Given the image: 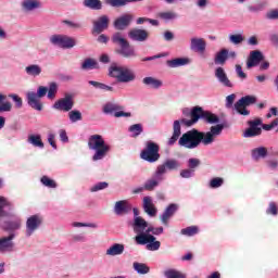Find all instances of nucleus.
<instances>
[{"instance_id":"obj_39","label":"nucleus","mask_w":278,"mask_h":278,"mask_svg":"<svg viewBox=\"0 0 278 278\" xmlns=\"http://www.w3.org/2000/svg\"><path fill=\"white\" fill-rule=\"evenodd\" d=\"M159 18H161V21H165V23H168V21H175L179 18V15L173 11H165L159 13Z\"/></svg>"},{"instance_id":"obj_56","label":"nucleus","mask_w":278,"mask_h":278,"mask_svg":"<svg viewBox=\"0 0 278 278\" xmlns=\"http://www.w3.org/2000/svg\"><path fill=\"white\" fill-rule=\"evenodd\" d=\"M72 227H76V228H79V227H89L90 229H97V224L94 223H81V222H74L72 223Z\"/></svg>"},{"instance_id":"obj_23","label":"nucleus","mask_w":278,"mask_h":278,"mask_svg":"<svg viewBox=\"0 0 278 278\" xmlns=\"http://www.w3.org/2000/svg\"><path fill=\"white\" fill-rule=\"evenodd\" d=\"M142 207L146 214L151 218L157 216V207H155V204L153 203V198L146 195L142 200Z\"/></svg>"},{"instance_id":"obj_59","label":"nucleus","mask_w":278,"mask_h":278,"mask_svg":"<svg viewBox=\"0 0 278 278\" xmlns=\"http://www.w3.org/2000/svg\"><path fill=\"white\" fill-rule=\"evenodd\" d=\"M267 21H278V9H274L265 14Z\"/></svg>"},{"instance_id":"obj_26","label":"nucleus","mask_w":278,"mask_h":278,"mask_svg":"<svg viewBox=\"0 0 278 278\" xmlns=\"http://www.w3.org/2000/svg\"><path fill=\"white\" fill-rule=\"evenodd\" d=\"M215 77L222 86H225V88H233V84L231 80H229V77L227 76V72H225V68L217 67L215 70Z\"/></svg>"},{"instance_id":"obj_20","label":"nucleus","mask_w":278,"mask_h":278,"mask_svg":"<svg viewBox=\"0 0 278 278\" xmlns=\"http://www.w3.org/2000/svg\"><path fill=\"white\" fill-rule=\"evenodd\" d=\"M21 5L25 14H31V12L42 10V1L40 0H23Z\"/></svg>"},{"instance_id":"obj_51","label":"nucleus","mask_w":278,"mask_h":278,"mask_svg":"<svg viewBox=\"0 0 278 278\" xmlns=\"http://www.w3.org/2000/svg\"><path fill=\"white\" fill-rule=\"evenodd\" d=\"M261 129L265 131L276 129V132H278V118L274 119L270 124H262Z\"/></svg>"},{"instance_id":"obj_30","label":"nucleus","mask_w":278,"mask_h":278,"mask_svg":"<svg viewBox=\"0 0 278 278\" xmlns=\"http://www.w3.org/2000/svg\"><path fill=\"white\" fill-rule=\"evenodd\" d=\"M24 71L28 77H40L42 75V66L39 64H29Z\"/></svg>"},{"instance_id":"obj_46","label":"nucleus","mask_w":278,"mask_h":278,"mask_svg":"<svg viewBox=\"0 0 278 278\" xmlns=\"http://www.w3.org/2000/svg\"><path fill=\"white\" fill-rule=\"evenodd\" d=\"M21 219H14L7 224V231H18L21 229Z\"/></svg>"},{"instance_id":"obj_50","label":"nucleus","mask_w":278,"mask_h":278,"mask_svg":"<svg viewBox=\"0 0 278 278\" xmlns=\"http://www.w3.org/2000/svg\"><path fill=\"white\" fill-rule=\"evenodd\" d=\"M105 3L111 5V8H125L127 0H105Z\"/></svg>"},{"instance_id":"obj_55","label":"nucleus","mask_w":278,"mask_h":278,"mask_svg":"<svg viewBox=\"0 0 278 278\" xmlns=\"http://www.w3.org/2000/svg\"><path fill=\"white\" fill-rule=\"evenodd\" d=\"M181 125H186L181 119H177L174 122L173 125V134L176 136H181Z\"/></svg>"},{"instance_id":"obj_13","label":"nucleus","mask_w":278,"mask_h":278,"mask_svg":"<svg viewBox=\"0 0 278 278\" xmlns=\"http://www.w3.org/2000/svg\"><path fill=\"white\" fill-rule=\"evenodd\" d=\"M42 226V216L40 215H31L26 219V238H31L33 233H36Z\"/></svg>"},{"instance_id":"obj_6","label":"nucleus","mask_w":278,"mask_h":278,"mask_svg":"<svg viewBox=\"0 0 278 278\" xmlns=\"http://www.w3.org/2000/svg\"><path fill=\"white\" fill-rule=\"evenodd\" d=\"M10 202L8 199L0 197V218L5 216V207H10ZM14 238L16 233L11 232L8 237L0 238V253H12L14 251Z\"/></svg>"},{"instance_id":"obj_33","label":"nucleus","mask_w":278,"mask_h":278,"mask_svg":"<svg viewBox=\"0 0 278 278\" xmlns=\"http://www.w3.org/2000/svg\"><path fill=\"white\" fill-rule=\"evenodd\" d=\"M80 68L81 71H94V68H99V62L92 58L85 59Z\"/></svg>"},{"instance_id":"obj_62","label":"nucleus","mask_w":278,"mask_h":278,"mask_svg":"<svg viewBox=\"0 0 278 278\" xmlns=\"http://www.w3.org/2000/svg\"><path fill=\"white\" fill-rule=\"evenodd\" d=\"M266 214H271V216H277L278 208L275 202H270L268 208L266 210Z\"/></svg>"},{"instance_id":"obj_41","label":"nucleus","mask_w":278,"mask_h":278,"mask_svg":"<svg viewBox=\"0 0 278 278\" xmlns=\"http://www.w3.org/2000/svg\"><path fill=\"white\" fill-rule=\"evenodd\" d=\"M128 131L131 134V138H138L144 131L142 124H135L129 126Z\"/></svg>"},{"instance_id":"obj_12","label":"nucleus","mask_w":278,"mask_h":278,"mask_svg":"<svg viewBox=\"0 0 278 278\" xmlns=\"http://www.w3.org/2000/svg\"><path fill=\"white\" fill-rule=\"evenodd\" d=\"M254 103H257L255 96H244L235 103V109L241 116H249L251 112L247 108L254 105Z\"/></svg>"},{"instance_id":"obj_35","label":"nucleus","mask_w":278,"mask_h":278,"mask_svg":"<svg viewBox=\"0 0 278 278\" xmlns=\"http://www.w3.org/2000/svg\"><path fill=\"white\" fill-rule=\"evenodd\" d=\"M83 5L84 8H88V10H103V2L101 0H84Z\"/></svg>"},{"instance_id":"obj_64","label":"nucleus","mask_w":278,"mask_h":278,"mask_svg":"<svg viewBox=\"0 0 278 278\" xmlns=\"http://www.w3.org/2000/svg\"><path fill=\"white\" fill-rule=\"evenodd\" d=\"M269 40L274 47H278V34H270Z\"/></svg>"},{"instance_id":"obj_1","label":"nucleus","mask_w":278,"mask_h":278,"mask_svg":"<svg viewBox=\"0 0 278 278\" xmlns=\"http://www.w3.org/2000/svg\"><path fill=\"white\" fill-rule=\"evenodd\" d=\"M223 129H225V126L220 124L211 126L206 132L199 131L198 129L189 130L179 138L178 144L185 149H197L201 143L204 147H210V144L216 142V138L223 134Z\"/></svg>"},{"instance_id":"obj_52","label":"nucleus","mask_w":278,"mask_h":278,"mask_svg":"<svg viewBox=\"0 0 278 278\" xmlns=\"http://www.w3.org/2000/svg\"><path fill=\"white\" fill-rule=\"evenodd\" d=\"M264 8V3L251 4L248 5V11L251 12V14H257L260 12H263Z\"/></svg>"},{"instance_id":"obj_24","label":"nucleus","mask_w":278,"mask_h":278,"mask_svg":"<svg viewBox=\"0 0 278 278\" xmlns=\"http://www.w3.org/2000/svg\"><path fill=\"white\" fill-rule=\"evenodd\" d=\"M206 47H207V42H205V39L203 38L193 37L190 39V49L195 53H200V54L205 53Z\"/></svg>"},{"instance_id":"obj_16","label":"nucleus","mask_w":278,"mask_h":278,"mask_svg":"<svg viewBox=\"0 0 278 278\" xmlns=\"http://www.w3.org/2000/svg\"><path fill=\"white\" fill-rule=\"evenodd\" d=\"M179 168H181V163H179V161L175 159H168L163 164L159 165L156 170L159 172V175L164 177L167 170H179Z\"/></svg>"},{"instance_id":"obj_31","label":"nucleus","mask_w":278,"mask_h":278,"mask_svg":"<svg viewBox=\"0 0 278 278\" xmlns=\"http://www.w3.org/2000/svg\"><path fill=\"white\" fill-rule=\"evenodd\" d=\"M125 253V244L123 243H114L106 250V255L111 257H116V255H123Z\"/></svg>"},{"instance_id":"obj_11","label":"nucleus","mask_w":278,"mask_h":278,"mask_svg":"<svg viewBox=\"0 0 278 278\" xmlns=\"http://www.w3.org/2000/svg\"><path fill=\"white\" fill-rule=\"evenodd\" d=\"M50 42L54 47H60L61 49H73V47H76L77 45L75 38L66 35H52L50 37Z\"/></svg>"},{"instance_id":"obj_42","label":"nucleus","mask_w":278,"mask_h":278,"mask_svg":"<svg viewBox=\"0 0 278 278\" xmlns=\"http://www.w3.org/2000/svg\"><path fill=\"white\" fill-rule=\"evenodd\" d=\"M134 269L138 275H148L150 268L144 263H134L132 264Z\"/></svg>"},{"instance_id":"obj_54","label":"nucleus","mask_w":278,"mask_h":278,"mask_svg":"<svg viewBox=\"0 0 278 278\" xmlns=\"http://www.w3.org/2000/svg\"><path fill=\"white\" fill-rule=\"evenodd\" d=\"M9 99H12V101L15 103V108L17 110H21L23 108V99L18 97L16 93H10Z\"/></svg>"},{"instance_id":"obj_57","label":"nucleus","mask_w":278,"mask_h":278,"mask_svg":"<svg viewBox=\"0 0 278 278\" xmlns=\"http://www.w3.org/2000/svg\"><path fill=\"white\" fill-rule=\"evenodd\" d=\"M199 166H201V160L194 157L188 160V168L191 170L199 168Z\"/></svg>"},{"instance_id":"obj_28","label":"nucleus","mask_w":278,"mask_h":278,"mask_svg":"<svg viewBox=\"0 0 278 278\" xmlns=\"http://www.w3.org/2000/svg\"><path fill=\"white\" fill-rule=\"evenodd\" d=\"M142 84L143 86H146L147 88H151L152 90H160V88H162V86H164V81H162L161 79H157L153 76H147L142 79Z\"/></svg>"},{"instance_id":"obj_34","label":"nucleus","mask_w":278,"mask_h":278,"mask_svg":"<svg viewBox=\"0 0 278 278\" xmlns=\"http://www.w3.org/2000/svg\"><path fill=\"white\" fill-rule=\"evenodd\" d=\"M27 142L38 149H45V142H42V136L40 135H29Z\"/></svg>"},{"instance_id":"obj_32","label":"nucleus","mask_w":278,"mask_h":278,"mask_svg":"<svg viewBox=\"0 0 278 278\" xmlns=\"http://www.w3.org/2000/svg\"><path fill=\"white\" fill-rule=\"evenodd\" d=\"M229 58V50L227 49H222L219 52L215 54L214 62L215 64H219L223 66L225 62H227Z\"/></svg>"},{"instance_id":"obj_60","label":"nucleus","mask_w":278,"mask_h":278,"mask_svg":"<svg viewBox=\"0 0 278 278\" xmlns=\"http://www.w3.org/2000/svg\"><path fill=\"white\" fill-rule=\"evenodd\" d=\"M194 175V169H191L190 167L187 169L180 170V177L182 179H190Z\"/></svg>"},{"instance_id":"obj_47","label":"nucleus","mask_w":278,"mask_h":278,"mask_svg":"<svg viewBox=\"0 0 278 278\" xmlns=\"http://www.w3.org/2000/svg\"><path fill=\"white\" fill-rule=\"evenodd\" d=\"M40 181L42 186H46V188H58V182H55V180L49 178L48 176H42Z\"/></svg>"},{"instance_id":"obj_45","label":"nucleus","mask_w":278,"mask_h":278,"mask_svg":"<svg viewBox=\"0 0 278 278\" xmlns=\"http://www.w3.org/2000/svg\"><path fill=\"white\" fill-rule=\"evenodd\" d=\"M181 236H188L192 238V236H197L199 233V228L197 226H190L180 230Z\"/></svg>"},{"instance_id":"obj_38","label":"nucleus","mask_w":278,"mask_h":278,"mask_svg":"<svg viewBox=\"0 0 278 278\" xmlns=\"http://www.w3.org/2000/svg\"><path fill=\"white\" fill-rule=\"evenodd\" d=\"M8 96L0 93V114L3 112H12V103L10 101H5Z\"/></svg>"},{"instance_id":"obj_44","label":"nucleus","mask_w":278,"mask_h":278,"mask_svg":"<svg viewBox=\"0 0 278 278\" xmlns=\"http://www.w3.org/2000/svg\"><path fill=\"white\" fill-rule=\"evenodd\" d=\"M166 278H186V275L177 269H167L164 271Z\"/></svg>"},{"instance_id":"obj_17","label":"nucleus","mask_w":278,"mask_h":278,"mask_svg":"<svg viewBox=\"0 0 278 278\" xmlns=\"http://www.w3.org/2000/svg\"><path fill=\"white\" fill-rule=\"evenodd\" d=\"M113 212L116 216H127L131 212V203L127 200H119L115 202Z\"/></svg>"},{"instance_id":"obj_58","label":"nucleus","mask_w":278,"mask_h":278,"mask_svg":"<svg viewBox=\"0 0 278 278\" xmlns=\"http://www.w3.org/2000/svg\"><path fill=\"white\" fill-rule=\"evenodd\" d=\"M148 233H152V236H162L164 233V227H153L150 226L148 229Z\"/></svg>"},{"instance_id":"obj_43","label":"nucleus","mask_w":278,"mask_h":278,"mask_svg":"<svg viewBox=\"0 0 278 278\" xmlns=\"http://www.w3.org/2000/svg\"><path fill=\"white\" fill-rule=\"evenodd\" d=\"M68 119L72 123H79L83 119L81 111L71 110L68 111Z\"/></svg>"},{"instance_id":"obj_29","label":"nucleus","mask_w":278,"mask_h":278,"mask_svg":"<svg viewBox=\"0 0 278 278\" xmlns=\"http://www.w3.org/2000/svg\"><path fill=\"white\" fill-rule=\"evenodd\" d=\"M190 59L189 58H176L172 60L166 61V65L168 68H179L181 66H188L190 64Z\"/></svg>"},{"instance_id":"obj_49","label":"nucleus","mask_w":278,"mask_h":278,"mask_svg":"<svg viewBox=\"0 0 278 278\" xmlns=\"http://www.w3.org/2000/svg\"><path fill=\"white\" fill-rule=\"evenodd\" d=\"M228 38L231 45H242L244 42V36L242 34L229 35Z\"/></svg>"},{"instance_id":"obj_21","label":"nucleus","mask_w":278,"mask_h":278,"mask_svg":"<svg viewBox=\"0 0 278 278\" xmlns=\"http://www.w3.org/2000/svg\"><path fill=\"white\" fill-rule=\"evenodd\" d=\"M177 210H179V205L175 203L169 204L160 216L162 225L168 226V222L175 216Z\"/></svg>"},{"instance_id":"obj_15","label":"nucleus","mask_w":278,"mask_h":278,"mask_svg":"<svg viewBox=\"0 0 278 278\" xmlns=\"http://www.w3.org/2000/svg\"><path fill=\"white\" fill-rule=\"evenodd\" d=\"M75 105L73 101V96L67 94L64 98L59 99L52 105L53 110H58L59 112H71Z\"/></svg>"},{"instance_id":"obj_5","label":"nucleus","mask_w":278,"mask_h":278,"mask_svg":"<svg viewBox=\"0 0 278 278\" xmlns=\"http://www.w3.org/2000/svg\"><path fill=\"white\" fill-rule=\"evenodd\" d=\"M109 75L119 84H131L136 81V72L127 65L112 64L109 68Z\"/></svg>"},{"instance_id":"obj_14","label":"nucleus","mask_w":278,"mask_h":278,"mask_svg":"<svg viewBox=\"0 0 278 278\" xmlns=\"http://www.w3.org/2000/svg\"><path fill=\"white\" fill-rule=\"evenodd\" d=\"M249 127L243 132V138H255L262 136V119H253L248 122Z\"/></svg>"},{"instance_id":"obj_10","label":"nucleus","mask_w":278,"mask_h":278,"mask_svg":"<svg viewBox=\"0 0 278 278\" xmlns=\"http://www.w3.org/2000/svg\"><path fill=\"white\" fill-rule=\"evenodd\" d=\"M102 112L109 116H115V118H129L131 116V113L124 112L123 106L116 102H106L102 106Z\"/></svg>"},{"instance_id":"obj_4","label":"nucleus","mask_w":278,"mask_h":278,"mask_svg":"<svg viewBox=\"0 0 278 278\" xmlns=\"http://www.w3.org/2000/svg\"><path fill=\"white\" fill-rule=\"evenodd\" d=\"M88 149L94 151L91 160L92 162H101L108 157V153L112 150V147L105 142L103 136L91 135L88 139Z\"/></svg>"},{"instance_id":"obj_40","label":"nucleus","mask_w":278,"mask_h":278,"mask_svg":"<svg viewBox=\"0 0 278 278\" xmlns=\"http://www.w3.org/2000/svg\"><path fill=\"white\" fill-rule=\"evenodd\" d=\"M48 88V99H50V101H53V99H55V96L58 94V90H59V86L58 83L52 81L49 84Z\"/></svg>"},{"instance_id":"obj_8","label":"nucleus","mask_w":278,"mask_h":278,"mask_svg":"<svg viewBox=\"0 0 278 278\" xmlns=\"http://www.w3.org/2000/svg\"><path fill=\"white\" fill-rule=\"evenodd\" d=\"M48 87L39 86L37 92L30 91L26 94L27 103L33 110H37V112H42V103L40 99L47 97Z\"/></svg>"},{"instance_id":"obj_37","label":"nucleus","mask_w":278,"mask_h":278,"mask_svg":"<svg viewBox=\"0 0 278 278\" xmlns=\"http://www.w3.org/2000/svg\"><path fill=\"white\" fill-rule=\"evenodd\" d=\"M88 84L89 86H93L97 90H103V92H114L115 90L114 87L96 80H89Z\"/></svg>"},{"instance_id":"obj_3","label":"nucleus","mask_w":278,"mask_h":278,"mask_svg":"<svg viewBox=\"0 0 278 278\" xmlns=\"http://www.w3.org/2000/svg\"><path fill=\"white\" fill-rule=\"evenodd\" d=\"M200 118H202L206 125H214L213 127H216V125L225 126V124H220V117H218V115L210 111H204L201 106H194L191 110V118H181V123L185 124V127H192V125L199 123Z\"/></svg>"},{"instance_id":"obj_19","label":"nucleus","mask_w":278,"mask_h":278,"mask_svg":"<svg viewBox=\"0 0 278 278\" xmlns=\"http://www.w3.org/2000/svg\"><path fill=\"white\" fill-rule=\"evenodd\" d=\"M131 21H134V15L126 13L117 17L114 21L113 26L115 29L123 31L124 29H127L129 25H131Z\"/></svg>"},{"instance_id":"obj_48","label":"nucleus","mask_w":278,"mask_h":278,"mask_svg":"<svg viewBox=\"0 0 278 278\" xmlns=\"http://www.w3.org/2000/svg\"><path fill=\"white\" fill-rule=\"evenodd\" d=\"M225 184V179L222 177L212 178L208 182V187L212 189L220 188Z\"/></svg>"},{"instance_id":"obj_9","label":"nucleus","mask_w":278,"mask_h":278,"mask_svg":"<svg viewBox=\"0 0 278 278\" xmlns=\"http://www.w3.org/2000/svg\"><path fill=\"white\" fill-rule=\"evenodd\" d=\"M141 160L155 164L160 160V146L153 141H147L146 148L140 153Z\"/></svg>"},{"instance_id":"obj_61","label":"nucleus","mask_w":278,"mask_h":278,"mask_svg":"<svg viewBox=\"0 0 278 278\" xmlns=\"http://www.w3.org/2000/svg\"><path fill=\"white\" fill-rule=\"evenodd\" d=\"M236 73H237V77H239V79H241V81H244V79H247V73H244V71H242V65H240V64L236 65Z\"/></svg>"},{"instance_id":"obj_2","label":"nucleus","mask_w":278,"mask_h":278,"mask_svg":"<svg viewBox=\"0 0 278 278\" xmlns=\"http://www.w3.org/2000/svg\"><path fill=\"white\" fill-rule=\"evenodd\" d=\"M130 227H132L134 233H136L135 242L141 247H146L147 251H160L162 242H160L155 236L149 233V223L142 217H136L132 219Z\"/></svg>"},{"instance_id":"obj_22","label":"nucleus","mask_w":278,"mask_h":278,"mask_svg":"<svg viewBox=\"0 0 278 278\" xmlns=\"http://www.w3.org/2000/svg\"><path fill=\"white\" fill-rule=\"evenodd\" d=\"M128 37L135 42H147L149 40V31L140 28H135L128 33Z\"/></svg>"},{"instance_id":"obj_63","label":"nucleus","mask_w":278,"mask_h":278,"mask_svg":"<svg viewBox=\"0 0 278 278\" xmlns=\"http://www.w3.org/2000/svg\"><path fill=\"white\" fill-rule=\"evenodd\" d=\"M233 101H236V93L226 97V108H233Z\"/></svg>"},{"instance_id":"obj_18","label":"nucleus","mask_w":278,"mask_h":278,"mask_svg":"<svg viewBox=\"0 0 278 278\" xmlns=\"http://www.w3.org/2000/svg\"><path fill=\"white\" fill-rule=\"evenodd\" d=\"M110 27V17L101 15L98 20L93 21L92 34H103Z\"/></svg>"},{"instance_id":"obj_27","label":"nucleus","mask_w":278,"mask_h":278,"mask_svg":"<svg viewBox=\"0 0 278 278\" xmlns=\"http://www.w3.org/2000/svg\"><path fill=\"white\" fill-rule=\"evenodd\" d=\"M262 60H264V54H262L261 51L254 50L250 52V56L248 58L247 62V68H253L254 66H257Z\"/></svg>"},{"instance_id":"obj_7","label":"nucleus","mask_w":278,"mask_h":278,"mask_svg":"<svg viewBox=\"0 0 278 278\" xmlns=\"http://www.w3.org/2000/svg\"><path fill=\"white\" fill-rule=\"evenodd\" d=\"M112 42L113 45H116V47H119V49H117V53L118 55H122V58H138L136 49L129 43L123 33L113 34Z\"/></svg>"},{"instance_id":"obj_25","label":"nucleus","mask_w":278,"mask_h":278,"mask_svg":"<svg viewBox=\"0 0 278 278\" xmlns=\"http://www.w3.org/2000/svg\"><path fill=\"white\" fill-rule=\"evenodd\" d=\"M161 181H164V176H162V174H159L156 169L154 175L144 182L143 187L146 190L152 191L160 186Z\"/></svg>"},{"instance_id":"obj_53","label":"nucleus","mask_w":278,"mask_h":278,"mask_svg":"<svg viewBox=\"0 0 278 278\" xmlns=\"http://www.w3.org/2000/svg\"><path fill=\"white\" fill-rule=\"evenodd\" d=\"M110 185L106 181L97 182L90 188V192H99L105 190Z\"/></svg>"},{"instance_id":"obj_36","label":"nucleus","mask_w":278,"mask_h":278,"mask_svg":"<svg viewBox=\"0 0 278 278\" xmlns=\"http://www.w3.org/2000/svg\"><path fill=\"white\" fill-rule=\"evenodd\" d=\"M251 155L253 160H264L268 155V149L264 147L255 148L251 151Z\"/></svg>"}]
</instances>
